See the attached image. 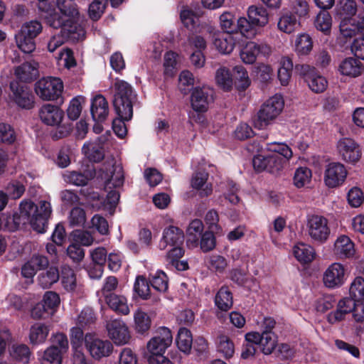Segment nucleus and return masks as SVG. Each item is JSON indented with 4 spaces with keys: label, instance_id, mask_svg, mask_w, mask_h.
I'll return each mask as SVG.
<instances>
[{
    "label": "nucleus",
    "instance_id": "f704fd0d",
    "mask_svg": "<svg viewBox=\"0 0 364 364\" xmlns=\"http://www.w3.org/2000/svg\"><path fill=\"white\" fill-rule=\"evenodd\" d=\"M355 0H339L336 5V15L341 18V22L346 18H353L357 13Z\"/></svg>",
    "mask_w": 364,
    "mask_h": 364
},
{
    "label": "nucleus",
    "instance_id": "7c9ffc66",
    "mask_svg": "<svg viewBox=\"0 0 364 364\" xmlns=\"http://www.w3.org/2000/svg\"><path fill=\"white\" fill-rule=\"evenodd\" d=\"M184 239L183 231L178 227L170 225L164 230L162 240L166 245H183Z\"/></svg>",
    "mask_w": 364,
    "mask_h": 364
},
{
    "label": "nucleus",
    "instance_id": "5fc2aeb1",
    "mask_svg": "<svg viewBox=\"0 0 364 364\" xmlns=\"http://www.w3.org/2000/svg\"><path fill=\"white\" fill-rule=\"evenodd\" d=\"M350 296L358 301L363 302L364 301V278L357 277L351 283L349 289Z\"/></svg>",
    "mask_w": 364,
    "mask_h": 364
},
{
    "label": "nucleus",
    "instance_id": "4468645a",
    "mask_svg": "<svg viewBox=\"0 0 364 364\" xmlns=\"http://www.w3.org/2000/svg\"><path fill=\"white\" fill-rule=\"evenodd\" d=\"M348 171L346 166L340 162H331L326 168L324 182L328 188L341 186L346 181Z\"/></svg>",
    "mask_w": 364,
    "mask_h": 364
},
{
    "label": "nucleus",
    "instance_id": "6e6552de",
    "mask_svg": "<svg viewBox=\"0 0 364 364\" xmlns=\"http://www.w3.org/2000/svg\"><path fill=\"white\" fill-rule=\"evenodd\" d=\"M295 70L301 75L309 87L315 93L323 92L328 86L327 80L318 73L314 67L309 65H296Z\"/></svg>",
    "mask_w": 364,
    "mask_h": 364
},
{
    "label": "nucleus",
    "instance_id": "1a4fd4ad",
    "mask_svg": "<svg viewBox=\"0 0 364 364\" xmlns=\"http://www.w3.org/2000/svg\"><path fill=\"white\" fill-rule=\"evenodd\" d=\"M308 232L311 238L318 243H324L330 235L328 220L322 215H311L307 218Z\"/></svg>",
    "mask_w": 364,
    "mask_h": 364
},
{
    "label": "nucleus",
    "instance_id": "423d86ee",
    "mask_svg": "<svg viewBox=\"0 0 364 364\" xmlns=\"http://www.w3.org/2000/svg\"><path fill=\"white\" fill-rule=\"evenodd\" d=\"M11 101L21 109L31 110L36 105V96L28 85L18 81H11L9 84Z\"/></svg>",
    "mask_w": 364,
    "mask_h": 364
},
{
    "label": "nucleus",
    "instance_id": "774afa93",
    "mask_svg": "<svg viewBox=\"0 0 364 364\" xmlns=\"http://www.w3.org/2000/svg\"><path fill=\"white\" fill-rule=\"evenodd\" d=\"M347 200L351 207L358 208L364 202L363 193L360 188L353 187L348 191Z\"/></svg>",
    "mask_w": 364,
    "mask_h": 364
},
{
    "label": "nucleus",
    "instance_id": "bf43d9fd",
    "mask_svg": "<svg viewBox=\"0 0 364 364\" xmlns=\"http://www.w3.org/2000/svg\"><path fill=\"white\" fill-rule=\"evenodd\" d=\"M199 245L203 252L213 250L216 245V238L212 230L205 231L199 239Z\"/></svg>",
    "mask_w": 364,
    "mask_h": 364
},
{
    "label": "nucleus",
    "instance_id": "13d9d810",
    "mask_svg": "<svg viewBox=\"0 0 364 364\" xmlns=\"http://www.w3.org/2000/svg\"><path fill=\"white\" fill-rule=\"evenodd\" d=\"M108 0H94L89 6L88 14L94 21H98L104 14Z\"/></svg>",
    "mask_w": 364,
    "mask_h": 364
},
{
    "label": "nucleus",
    "instance_id": "ea45409f",
    "mask_svg": "<svg viewBox=\"0 0 364 364\" xmlns=\"http://www.w3.org/2000/svg\"><path fill=\"white\" fill-rule=\"evenodd\" d=\"M95 171H86L82 173L80 171H70L65 175L67 182L77 186H84L87 184L88 181L94 178Z\"/></svg>",
    "mask_w": 364,
    "mask_h": 364
},
{
    "label": "nucleus",
    "instance_id": "f8f14e48",
    "mask_svg": "<svg viewBox=\"0 0 364 364\" xmlns=\"http://www.w3.org/2000/svg\"><path fill=\"white\" fill-rule=\"evenodd\" d=\"M214 90L208 87H196L191 95V105L197 112H205L214 101Z\"/></svg>",
    "mask_w": 364,
    "mask_h": 364
},
{
    "label": "nucleus",
    "instance_id": "412c9836",
    "mask_svg": "<svg viewBox=\"0 0 364 364\" xmlns=\"http://www.w3.org/2000/svg\"><path fill=\"white\" fill-rule=\"evenodd\" d=\"M42 122L48 126H55L63 121L64 112L57 105H43L38 112Z\"/></svg>",
    "mask_w": 364,
    "mask_h": 364
},
{
    "label": "nucleus",
    "instance_id": "c756f323",
    "mask_svg": "<svg viewBox=\"0 0 364 364\" xmlns=\"http://www.w3.org/2000/svg\"><path fill=\"white\" fill-rule=\"evenodd\" d=\"M213 45L222 54L230 53L235 46L233 37L228 33H217L213 36Z\"/></svg>",
    "mask_w": 364,
    "mask_h": 364
},
{
    "label": "nucleus",
    "instance_id": "09e8293b",
    "mask_svg": "<svg viewBox=\"0 0 364 364\" xmlns=\"http://www.w3.org/2000/svg\"><path fill=\"white\" fill-rule=\"evenodd\" d=\"M148 281L150 287L158 291L165 292L168 289V277L163 271H157L154 274H150Z\"/></svg>",
    "mask_w": 364,
    "mask_h": 364
},
{
    "label": "nucleus",
    "instance_id": "c85d7f7f",
    "mask_svg": "<svg viewBox=\"0 0 364 364\" xmlns=\"http://www.w3.org/2000/svg\"><path fill=\"white\" fill-rule=\"evenodd\" d=\"M215 306L221 311H228L233 305L232 293L226 285L222 286L214 299Z\"/></svg>",
    "mask_w": 364,
    "mask_h": 364
},
{
    "label": "nucleus",
    "instance_id": "bb28decb",
    "mask_svg": "<svg viewBox=\"0 0 364 364\" xmlns=\"http://www.w3.org/2000/svg\"><path fill=\"white\" fill-rule=\"evenodd\" d=\"M204 225L201 220L194 219L186 229V245L189 248L198 246L199 239L203 233Z\"/></svg>",
    "mask_w": 364,
    "mask_h": 364
},
{
    "label": "nucleus",
    "instance_id": "de8ad7c7",
    "mask_svg": "<svg viewBox=\"0 0 364 364\" xmlns=\"http://www.w3.org/2000/svg\"><path fill=\"white\" fill-rule=\"evenodd\" d=\"M313 48V41L307 33H302L297 36L295 42V50L299 55L309 54Z\"/></svg>",
    "mask_w": 364,
    "mask_h": 364
},
{
    "label": "nucleus",
    "instance_id": "6e6d98bb",
    "mask_svg": "<svg viewBox=\"0 0 364 364\" xmlns=\"http://www.w3.org/2000/svg\"><path fill=\"white\" fill-rule=\"evenodd\" d=\"M63 353L58 347L50 346L45 350L41 364H61Z\"/></svg>",
    "mask_w": 364,
    "mask_h": 364
},
{
    "label": "nucleus",
    "instance_id": "2eb2a0df",
    "mask_svg": "<svg viewBox=\"0 0 364 364\" xmlns=\"http://www.w3.org/2000/svg\"><path fill=\"white\" fill-rule=\"evenodd\" d=\"M220 22L224 33L231 35V33L240 32L242 36L248 38L247 28L245 26H248L249 23L246 18L240 17L236 20L232 14L224 12L220 16Z\"/></svg>",
    "mask_w": 364,
    "mask_h": 364
},
{
    "label": "nucleus",
    "instance_id": "5701e85b",
    "mask_svg": "<svg viewBox=\"0 0 364 364\" xmlns=\"http://www.w3.org/2000/svg\"><path fill=\"white\" fill-rule=\"evenodd\" d=\"M340 308L347 314L352 312L354 320L358 323L364 321V303L349 296L339 301Z\"/></svg>",
    "mask_w": 364,
    "mask_h": 364
},
{
    "label": "nucleus",
    "instance_id": "20e7f679",
    "mask_svg": "<svg viewBox=\"0 0 364 364\" xmlns=\"http://www.w3.org/2000/svg\"><path fill=\"white\" fill-rule=\"evenodd\" d=\"M80 14H70L60 11V13L55 9L48 10L43 15V19L47 25L53 28H61V31L67 33L68 36L75 33L78 24L77 19Z\"/></svg>",
    "mask_w": 364,
    "mask_h": 364
},
{
    "label": "nucleus",
    "instance_id": "9b49d317",
    "mask_svg": "<svg viewBox=\"0 0 364 364\" xmlns=\"http://www.w3.org/2000/svg\"><path fill=\"white\" fill-rule=\"evenodd\" d=\"M85 344L90 355L95 360L109 356L114 349L111 341L94 338L90 333L85 334Z\"/></svg>",
    "mask_w": 364,
    "mask_h": 364
},
{
    "label": "nucleus",
    "instance_id": "864d4df0",
    "mask_svg": "<svg viewBox=\"0 0 364 364\" xmlns=\"http://www.w3.org/2000/svg\"><path fill=\"white\" fill-rule=\"evenodd\" d=\"M277 346V337L273 332H262L259 348L265 355L271 354Z\"/></svg>",
    "mask_w": 364,
    "mask_h": 364
},
{
    "label": "nucleus",
    "instance_id": "49530a36",
    "mask_svg": "<svg viewBox=\"0 0 364 364\" xmlns=\"http://www.w3.org/2000/svg\"><path fill=\"white\" fill-rule=\"evenodd\" d=\"M314 25L317 30L321 31L325 35H329L332 26V18L331 14L326 11V10L320 11L316 16Z\"/></svg>",
    "mask_w": 364,
    "mask_h": 364
},
{
    "label": "nucleus",
    "instance_id": "dca6fc26",
    "mask_svg": "<svg viewBox=\"0 0 364 364\" xmlns=\"http://www.w3.org/2000/svg\"><path fill=\"white\" fill-rule=\"evenodd\" d=\"M247 16L249 25L245 28H247L248 38H250L255 34V27H264L268 23L269 14L265 8L252 5L248 9Z\"/></svg>",
    "mask_w": 364,
    "mask_h": 364
},
{
    "label": "nucleus",
    "instance_id": "a211bd4d",
    "mask_svg": "<svg viewBox=\"0 0 364 364\" xmlns=\"http://www.w3.org/2000/svg\"><path fill=\"white\" fill-rule=\"evenodd\" d=\"M106 328L109 337L117 345L127 343L131 338L129 328L121 319L110 320L107 323Z\"/></svg>",
    "mask_w": 364,
    "mask_h": 364
},
{
    "label": "nucleus",
    "instance_id": "4be33fe9",
    "mask_svg": "<svg viewBox=\"0 0 364 364\" xmlns=\"http://www.w3.org/2000/svg\"><path fill=\"white\" fill-rule=\"evenodd\" d=\"M90 113L95 122H104L109 114V105L101 94L95 95L91 100Z\"/></svg>",
    "mask_w": 364,
    "mask_h": 364
},
{
    "label": "nucleus",
    "instance_id": "4d7b16f0",
    "mask_svg": "<svg viewBox=\"0 0 364 364\" xmlns=\"http://www.w3.org/2000/svg\"><path fill=\"white\" fill-rule=\"evenodd\" d=\"M312 176L311 171L307 167H299L296 168L294 176V184L297 188H302L311 181Z\"/></svg>",
    "mask_w": 364,
    "mask_h": 364
},
{
    "label": "nucleus",
    "instance_id": "39448f33",
    "mask_svg": "<svg viewBox=\"0 0 364 364\" xmlns=\"http://www.w3.org/2000/svg\"><path fill=\"white\" fill-rule=\"evenodd\" d=\"M283 97L275 95L268 99L261 107L254 120V125L259 129H264L269 122L275 119L284 108Z\"/></svg>",
    "mask_w": 364,
    "mask_h": 364
},
{
    "label": "nucleus",
    "instance_id": "f257e3e1",
    "mask_svg": "<svg viewBox=\"0 0 364 364\" xmlns=\"http://www.w3.org/2000/svg\"><path fill=\"white\" fill-rule=\"evenodd\" d=\"M50 203L46 200L33 202L30 199L23 200L12 217L7 219V225L12 232L30 225L33 230L38 233H44L48 226V220L52 215Z\"/></svg>",
    "mask_w": 364,
    "mask_h": 364
},
{
    "label": "nucleus",
    "instance_id": "a18cd8bd",
    "mask_svg": "<svg viewBox=\"0 0 364 364\" xmlns=\"http://www.w3.org/2000/svg\"><path fill=\"white\" fill-rule=\"evenodd\" d=\"M206 181L207 178L202 173H197L192 178L191 186L199 191L198 195L200 198L208 197L212 194L211 184H207L204 188H202L206 183Z\"/></svg>",
    "mask_w": 364,
    "mask_h": 364
},
{
    "label": "nucleus",
    "instance_id": "6ab92c4d",
    "mask_svg": "<svg viewBox=\"0 0 364 364\" xmlns=\"http://www.w3.org/2000/svg\"><path fill=\"white\" fill-rule=\"evenodd\" d=\"M270 53V47L255 42H248L240 51V58L246 64H253L259 55H266Z\"/></svg>",
    "mask_w": 364,
    "mask_h": 364
},
{
    "label": "nucleus",
    "instance_id": "f03ea898",
    "mask_svg": "<svg viewBox=\"0 0 364 364\" xmlns=\"http://www.w3.org/2000/svg\"><path fill=\"white\" fill-rule=\"evenodd\" d=\"M114 90L112 104L117 117L112 120V129L119 138L123 139L127 132L124 121L128 122L133 117V103L136 100V94L124 80H117Z\"/></svg>",
    "mask_w": 364,
    "mask_h": 364
},
{
    "label": "nucleus",
    "instance_id": "37998d69",
    "mask_svg": "<svg viewBox=\"0 0 364 364\" xmlns=\"http://www.w3.org/2000/svg\"><path fill=\"white\" fill-rule=\"evenodd\" d=\"M215 80L218 85L225 92L230 91L233 85V78L229 69L220 68L216 71Z\"/></svg>",
    "mask_w": 364,
    "mask_h": 364
},
{
    "label": "nucleus",
    "instance_id": "cd10ccee",
    "mask_svg": "<svg viewBox=\"0 0 364 364\" xmlns=\"http://www.w3.org/2000/svg\"><path fill=\"white\" fill-rule=\"evenodd\" d=\"M335 254L341 259L350 258L355 254L354 243L346 235H341L334 244Z\"/></svg>",
    "mask_w": 364,
    "mask_h": 364
},
{
    "label": "nucleus",
    "instance_id": "9d476101",
    "mask_svg": "<svg viewBox=\"0 0 364 364\" xmlns=\"http://www.w3.org/2000/svg\"><path fill=\"white\" fill-rule=\"evenodd\" d=\"M336 147L339 156L346 163L355 164L362 156V149L360 144L351 138L340 139Z\"/></svg>",
    "mask_w": 364,
    "mask_h": 364
},
{
    "label": "nucleus",
    "instance_id": "f3484780",
    "mask_svg": "<svg viewBox=\"0 0 364 364\" xmlns=\"http://www.w3.org/2000/svg\"><path fill=\"white\" fill-rule=\"evenodd\" d=\"M346 280V269L340 263L331 264L324 272L323 282L327 288L336 289L341 287Z\"/></svg>",
    "mask_w": 364,
    "mask_h": 364
},
{
    "label": "nucleus",
    "instance_id": "58836bf2",
    "mask_svg": "<svg viewBox=\"0 0 364 364\" xmlns=\"http://www.w3.org/2000/svg\"><path fill=\"white\" fill-rule=\"evenodd\" d=\"M233 84L239 91H245L250 85V80L246 69L242 65H236L233 68Z\"/></svg>",
    "mask_w": 364,
    "mask_h": 364
},
{
    "label": "nucleus",
    "instance_id": "69168bd1",
    "mask_svg": "<svg viewBox=\"0 0 364 364\" xmlns=\"http://www.w3.org/2000/svg\"><path fill=\"white\" fill-rule=\"evenodd\" d=\"M292 14L299 19L309 16V6L306 0H294L292 3Z\"/></svg>",
    "mask_w": 364,
    "mask_h": 364
},
{
    "label": "nucleus",
    "instance_id": "2f4dec72",
    "mask_svg": "<svg viewBox=\"0 0 364 364\" xmlns=\"http://www.w3.org/2000/svg\"><path fill=\"white\" fill-rule=\"evenodd\" d=\"M293 253L296 259L301 264L311 263L316 255L314 247L303 242L294 245Z\"/></svg>",
    "mask_w": 364,
    "mask_h": 364
},
{
    "label": "nucleus",
    "instance_id": "c9c22d12",
    "mask_svg": "<svg viewBox=\"0 0 364 364\" xmlns=\"http://www.w3.org/2000/svg\"><path fill=\"white\" fill-rule=\"evenodd\" d=\"M300 26L299 19H297L291 12L283 14L277 23L278 28L286 33H291Z\"/></svg>",
    "mask_w": 364,
    "mask_h": 364
},
{
    "label": "nucleus",
    "instance_id": "4c0bfd02",
    "mask_svg": "<svg viewBox=\"0 0 364 364\" xmlns=\"http://www.w3.org/2000/svg\"><path fill=\"white\" fill-rule=\"evenodd\" d=\"M193 341L192 333L189 329L185 327L179 328L176 343L181 352L188 354L192 348Z\"/></svg>",
    "mask_w": 364,
    "mask_h": 364
},
{
    "label": "nucleus",
    "instance_id": "ddd939ff",
    "mask_svg": "<svg viewBox=\"0 0 364 364\" xmlns=\"http://www.w3.org/2000/svg\"><path fill=\"white\" fill-rule=\"evenodd\" d=\"M157 335L153 337L147 343V349L150 352V356H156L164 353L171 346L173 336L171 330L165 326L159 328Z\"/></svg>",
    "mask_w": 364,
    "mask_h": 364
},
{
    "label": "nucleus",
    "instance_id": "052dcab7",
    "mask_svg": "<svg viewBox=\"0 0 364 364\" xmlns=\"http://www.w3.org/2000/svg\"><path fill=\"white\" fill-rule=\"evenodd\" d=\"M96 321L94 310L90 307H85L78 315L77 324L81 327L90 326Z\"/></svg>",
    "mask_w": 364,
    "mask_h": 364
},
{
    "label": "nucleus",
    "instance_id": "8fccbe9b",
    "mask_svg": "<svg viewBox=\"0 0 364 364\" xmlns=\"http://www.w3.org/2000/svg\"><path fill=\"white\" fill-rule=\"evenodd\" d=\"M61 283L68 291H74L76 287V275L69 266L65 265L61 267Z\"/></svg>",
    "mask_w": 364,
    "mask_h": 364
},
{
    "label": "nucleus",
    "instance_id": "473e14b6",
    "mask_svg": "<svg viewBox=\"0 0 364 364\" xmlns=\"http://www.w3.org/2000/svg\"><path fill=\"white\" fill-rule=\"evenodd\" d=\"M105 297L109 307L115 312L122 315H127L129 313L127 299L124 296L110 293L105 294Z\"/></svg>",
    "mask_w": 364,
    "mask_h": 364
},
{
    "label": "nucleus",
    "instance_id": "393cba45",
    "mask_svg": "<svg viewBox=\"0 0 364 364\" xmlns=\"http://www.w3.org/2000/svg\"><path fill=\"white\" fill-rule=\"evenodd\" d=\"M14 74L21 82H31L39 75L38 64L36 62H26L15 68Z\"/></svg>",
    "mask_w": 364,
    "mask_h": 364
},
{
    "label": "nucleus",
    "instance_id": "c03bdc74",
    "mask_svg": "<svg viewBox=\"0 0 364 364\" xmlns=\"http://www.w3.org/2000/svg\"><path fill=\"white\" fill-rule=\"evenodd\" d=\"M134 296L137 295L143 300L150 297V285L148 279L144 275H138L134 284Z\"/></svg>",
    "mask_w": 364,
    "mask_h": 364
},
{
    "label": "nucleus",
    "instance_id": "0eeeda50",
    "mask_svg": "<svg viewBox=\"0 0 364 364\" xmlns=\"http://www.w3.org/2000/svg\"><path fill=\"white\" fill-rule=\"evenodd\" d=\"M35 92L43 100H57L62 94L63 84L58 77H43L35 84Z\"/></svg>",
    "mask_w": 364,
    "mask_h": 364
},
{
    "label": "nucleus",
    "instance_id": "a19ab883",
    "mask_svg": "<svg viewBox=\"0 0 364 364\" xmlns=\"http://www.w3.org/2000/svg\"><path fill=\"white\" fill-rule=\"evenodd\" d=\"M10 355L16 361L27 364L29 363L31 352L26 344H14L10 349Z\"/></svg>",
    "mask_w": 364,
    "mask_h": 364
},
{
    "label": "nucleus",
    "instance_id": "603ef678",
    "mask_svg": "<svg viewBox=\"0 0 364 364\" xmlns=\"http://www.w3.org/2000/svg\"><path fill=\"white\" fill-rule=\"evenodd\" d=\"M193 75L189 70H183L179 75V90L181 92L186 95L194 89Z\"/></svg>",
    "mask_w": 364,
    "mask_h": 364
},
{
    "label": "nucleus",
    "instance_id": "7ed1b4c3",
    "mask_svg": "<svg viewBox=\"0 0 364 364\" xmlns=\"http://www.w3.org/2000/svg\"><path fill=\"white\" fill-rule=\"evenodd\" d=\"M42 31L43 26L38 20L23 23L15 35L18 48L24 53H33L36 48V38Z\"/></svg>",
    "mask_w": 364,
    "mask_h": 364
},
{
    "label": "nucleus",
    "instance_id": "e2e57ef3",
    "mask_svg": "<svg viewBox=\"0 0 364 364\" xmlns=\"http://www.w3.org/2000/svg\"><path fill=\"white\" fill-rule=\"evenodd\" d=\"M60 296L54 291H47L43 296L42 303L53 314L60 304Z\"/></svg>",
    "mask_w": 364,
    "mask_h": 364
},
{
    "label": "nucleus",
    "instance_id": "72a5a7b5",
    "mask_svg": "<svg viewBox=\"0 0 364 364\" xmlns=\"http://www.w3.org/2000/svg\"><path fill=\"white\" fill-rule=\"evenodd\" d=\"M134 329L138 334H148L151 326V319L147 313L137 309L134 314Z\"/></svg>",
    "mask_w": 364,
    "mask_h": 364
},
{
    "label": "nucleus",
    "instance_id": "b1692460",
    "mask_svg": "<svg viewBox=\"0 0 364 364\" xmlns=\"http://www.w3.org/2000/svg\"><path fill=\"white\" fill-rule=\"evenodd\" d=\"M229 279L240 287L250 289L256 279L249 274L248 267L243 269L240 267L232 268L229 271Z\"/></svg>",
    "mask_w": 364,
    "mask_h": 364
},
{
    "label": "nucleus",
    "instance_id": "338daca9",
    "mask_svg": "<svg viewBox=\"0 0 364 364\" xmlns=\"http://www.w3.org/2000/svg\"><path fill=\"white\" fill-rule=\"evenodd\" d=\"M70 223L72 226H83L86 221V214L83 208L74 207L70 213Z\"/></svg>",
    "mask_w": 364,
    "mask_h": 364
},
{
    "label": "nucleus",
    "instance_id": "0e129e2a",
    "mask_svg": "<svg viewBox=\"0 0 364 364\" xmlns=\"http://www.w3.org/2000/svg\"><path fill=\"white\" fill-rule=\"evenodd\" d=\"M180 17L183 25L188 29L194 28L198 23L199 16L192 10H182L180 14Z\"/></svg>",
    "mask_w": 364,
    "mask_h": 364
},
{
    "label": "nucleus",
    "instance_id": "e433bc0d",
    "mask_svg": "<svg viewBox=\"0 0 364 364\" xmlns=\"http://www.w3.org/2000/svg\"><path fill=\"white\" fill-rule=\"evenodd\" d=\"M50 329L44 323H36L31 326L29 332L30 343L33 345H39L46 340Z\"/></svg>",
    "mask_w": 364,
    "mask_h": 364
},
{
    "label": "nucleus",
    "instance_id": "aec40b11",
    "mask_svg": "<svg viewBox=\"0 0 364 364\" xmlns=\"http://www.w3.org/2000/svg\"><path fill=\"white\" fill-rule=\"evenodd\" d=\"M341 35L346 39H351L356 34L364 38V16L356 20L354 18H346L340 22Z\"/></svg>",
    "mask_w": 364,
    "mask_h": 364
},
{
    "label": "nucleus",
    "instance_id": "3c124183",
    "mask_svg": "<svg viewBox=\"0 0 364 364\" xmlns=\"http://www.w3.org/2000/svg\"><path fill=\"white\" fill-rule=\"evenodd\" d=\"M218 351L223 354L225 358H231L235 353V346L229 337L225 335L218 337Z\"/></svg>",
    "mask_w": 364,
    "mask_h": 364
},
{
    "label": "nucleus",
    "instance_id": "a878e982",
    "mask_svg": "<svg viewBox=\"0 0 364 364\" xmlns=\"http://www.w3.org/2000/svg\"><path fill=\"white\" fill-rule=\"evenodd\" d=\"M338 70L343 75L356 77L363 72L364 65L356 57H349L341 61Z\"/></svg>",
    "mask_w": 364,
    "mask_h": 364
},
{
    "label": "nucleus",
    "instance_id": "680f3d73",
    "mask_svg": "<svg viewBox=\"0 0 364 364\" xmlns=\"http://www.w3.org/2000/svg\"><path fill=\"white\" fill-rule=\"evenodd\" d=\"M283 159L277 154H272L267 156L266 171L271 173H278L283 168Z\"/></svg>",
    "mask_w": 364,
    "mask_h": 364
},
{
    "label": "nucleus",
    "instance_id": "79ce46f5",
    "mask_svg": "<svg viewBox=\"0 0 364 364\" xmlns=\"http://www.w3.org/2000/svg\"><path fill=\"white\" fill-rule=\"evenodd\" d=\"M59 271L55 267H50L46 272H41L38 277L39 285L43 289L50 288L59 279Z\"/></svg>",
    "mask_w": 364,
    "mask_h": 364
}]
</instances>
